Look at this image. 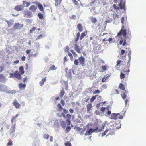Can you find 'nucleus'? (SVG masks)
Wrapping results in <instances>:
<instances>
[{
  "mask_svg": "<svg viewBox=\"0 0 146 146\" xmlns=\"http://www.w3.org/2000/svg\"><path fill=\"white\" fill-rule=\"evenodd\" d=\"M121 96L123 99H125L127 97V95H126L125 93L123 92L121 94Z\"/></svg>",
  "mask_w": 146,
  "mask_h": 146,
  "instance_id": "72a5a7b5",
  "label": "nucleus"
},
{
  "mask_svg": "<svg viewBox=\"0 0 146 146\" xmlns=\"http://www.w3.org/2000/svg\"><path fill=\"white\" fill-rule=\"evenodd\" d=\"M92 104L91 103H89L87 105V110L88 112L89 113L90 110L92 108Z\"/></svg>",
  "mask_w": 146,
  "mask_h": 146,
  "instance_id": "aec40b11",
  "label": "nucleus"
},
{
  "mask_svg": "<svg viewBox=\"0 0 146 146\" xmlns=\"http://www.w3.org/2000/svg\"><path fill=\"white\" fill-rule=\"evenodd\" d=\"M72 2L76 5H78V2L76 0H72Z\"/></svg>",
  "mask_w": 146,
  "mask_h": 146,
  "instance_id": "0e129e2a",
  "label": "nucleus"
},
{
  "mask_svg": "<svg viewBox=\"0 0 146 146\" xmlns=\"http://www.w3.org/2000/svg\"><path fill=\"white\" fill-rule=\"evenodd\" d=\"M4 86L2 85H0V91H3V90Z\"/></svg>",
  "mask_w": 146,
  "mask_h": 146,
  "instance_id": "4d7b16f0",
  "label": "nucleus"
},
{
  "mask_svg": "<svg viewBox=\"0 0 146 146\" xmlns=\"http://www.w3.org/2000/svg\"><path fill=\"white\" fill-rule=\"evenodd\" d=\"M120 113L119 115L118 116V118L120 119H122L123 118V116L122 115H121V113Z\"/></svg>",
  "mask_w": 146,
  "mask_h": 146,
  "instance_id": "6e6d98bb",
  "label": "nucleus"
},
{
  "mask_svg": "<svg viewBox=\"0 0 146 146\" xmlns=\"http://www.w3.org/2000/svg\"><path fill=\"white\" fill-rule=\"evenodd\" d=\"M76 131L78 133L80 134V135H82L84 133V131L86 129L84 128L82 129V128L79 127H77L76 128Z\"/></svg>",
  "mask_w": 146,
  "mask_h": 146,
  "instance_id": "1a4fd4ad",
  "label": "nucleus"
},
{
  "mask_svg": "<svg viewBox=\"0 0 146 146\" xmlns=\"http://www.w3.org/2000/svg\"><path fill=\"white\" fill-rule=\"evenodd\" d=\"M77 28L80 32H82L83 30V28L82 25L81 23L78 24Z\"/></svg>",
  "mask_w": 146,
  "mask_h": 146,
  "instance_id": "a211bd4d",
  "label": "nucleus"
},
{
  "mask_svg": "<svg viewBox=\"0 0 146 146\" xmlns=\"http://www.w3.org/2000/svg\"><path fill=\"white\" fill-rule=\"evenodd\" d=\"M109 76L108 75H106L102 79V82H105L107 79L109 78Z\"/></svg>",
  "mask_w": 146,
  "mask_h": 146,
  "instance_id": "393cba45",
  "label": "nucleus"
},
{
  "mask_svg": "<svg viewBox=\"0 0 146 146\" xmlns=\"http://www.w3.org/2000/svg\"><path fill=\"white\" fill-rule=\"evenodd\" d=\"M97 2L96 0H92L91 2L90 3V5H92L96 3Z\"/></svg>",
  "mask_w": 146,
  "mask_h": 146,
  "instance_id": "c9c22d12",
  "label": "nucleus"
},
{
  "mask_svg": "<svg viewBox=\"0 0 146 146\" xmlns=\"http://www.w3.org/2000/svg\"><path fill=\"white\" fill-rule=\"evenodd\" d=\"M113 38H110L108 40H107V41H109L110 43H111L112 42V40Z\"/></svg>",
  "mask_w": 146,
  "mask_h": 146,
  "instance_id": "13d9d810",
  "label": "nucleus"
},
{
  "mask_svg": "<svg viewBox=\"0 0 146 146\" xmlns=\"http://www.w3.org/2000/svg\"><path fill=\"white\" fill-rule=\"evenodd\" d=\"M74 64L76 65H78L79 64V62L78 59H75L74 61Z\"/></svg>",
  "mask_w": 146,
  "mask_h": 146,
  "instance_id": "de8ad7c7",
  "label": "nucleus"
},
{
  "mask_svg": "<svg viewBox=\"0 0 146 146\" xmlns=\"http://www.w3.org/2000/svg\"><path fill=\"white\" fill-rule=\"evenodd\" d=\"M46 77L45 78L43 79H42L41 81L40 82V85L42 86V85L44 84V83L45 82H46Z\"/></svg>",
  "mask_w": 146,
  "mask_h": 146,
  "instance_id": "5701e85b",
  "label": "nucleus"
},
{
  "mask_svg": "<svg viewBox=\"0 0 146 146\" xmlns=\"http://www.w3.org/2000/svg\"><path fill=\"white\" fill-rule=\"evenodd\" d=\"M87 31H85L84 32H83L81 33V34L80 37V40H81L82 39V38L86 36V35L87 34Z\"/></svg>",
  "mask_w": 146,
  "mask_h": 146,
  "instance_id": "6ab92c4d",
  "label": "nucleus"
},
{
  "mask_svg": "<svg viewBox=\"0 0 146 146\" xmlns=\"http://www.w3.org/2000/svg\"><path fill=\"white\" fill-rule=\"evenodd\" d=\"M63 113H62L61 115L59 113H57V115L59 117H61L62 115L64 118H67V119L66 120V121L68 125L69 126H70L71 123L70 119L71 118V115L69 114H68L66 115V116L65 114L68 113V111L65 109H63Z\"/></svg>",
  "mask_w": 146,
  "mask_h": 146,
  "instance_id": "7ed1b4c3",
  "label": "nucleus"
},
{
  "mask_svg": "<svg viewBox=\"0 0 146 146\" xmlns=\"http://www.w3.org/2000/svg\"><path fill=\"white\" fill-rule=\"evenodd\" d=\"M98 96V95H96L95 96H92L90 99V102H92L95 100L96 98V97Z\"/></svg>",
  "mask_w": 146,
  "mask_h": 146,
  "instance_id": "e433bc0d",
  "label": "nucleus"
},
{
  "mask_svg": "<svg viewBox=\"0 0 146 146\" xmlns=\"http://www.w3.org/2000/svg\"><path fill=\"white\" fill-rule=\"evenodd\" d=\"M105 108L104 107H102L101 108L100 110L102 112H104L105 110Z\"/></svg>",
  "mask_w": 146,
  "mask_h": 146,
  "instance_id": "774afa93",
  "label": "nucleus"
},
{
  "mask_svg": "<svg viewBox=\"0 0 146 146\" xmlns=\"http://www.w3.org/2000/svg\"><path fill=\"white\" fill-rule=\"evenodd\" d=\"M78 60L80 64L82 66H84L85 59L83 56H80L78 58Z\"/></svg>",
  "mask_w": 146,
  "mask_h": 146,
  "instance_id": "0eeeda50",
  "label": "nucleus"
},
{
  "mask_svg": "<svg viewBox=\"0 0 146 146\" xmlns=\"http://www.w3.org/2000/svg\"><path fill=\"white\" fill-rule=\"evenodd\" d=\"M101 68L104 71L106 70H107V67L106 66H101Z\"/></svg>",
  "mask_w": 146,
  "mask_h": 146,
  "instance_id": "603ef678",
  "label": "nucleus"
},
{
  "mask_svg": "<svg viewBox=\"0 0 146 146\" xmlns=\"http://www.w3.org/2000/svg\"><path fill=\"white\" fill-rule=\"evenodd\" d=\"M49 135L48 134H46L44 135L43 136V137L44 139H47L49 138Z\"/></svg>",
  "mask_w": 146,
  "mask_h": 146,
  "instance_id": "ea45409f",
  "label": "nucleus"
},
{
  "mask_svg": "<svg viewBox=\"0 0 146 146\" xmlns=\"http://www.w3.org/2000/svg\"><path fill=\"white\" fill-rule=\"evenodd\" d=\"M38 16L39 18L41 19H43L44 18L43 15L40 13H39L38 14Z\"/></svg>",
  "mask_w": 146,
  "mask_h": 146,
  "instance_id": "7c9ffc66",
  "label": "nucleus"
},
{
  "mask_svg": "<svg viewBox=\"0 0 146 146\" xmlns=\"http://www.w3.org/2000/svg\"><path fill=\"white\" fill-rule=\"evenodd\" d=\"M57 68L55 67V65H53L50 68V70H53L56 69Z\"/></svg>",
  "mask_w": 146,
  "mask_h": 146,
  "instance_id": "4c0bfd02",
  "label": "nucleus"
},
{
  "mask_svg": "<svg viewBox=\"0 0 146 146\" xmlns=\"http://www.w3.org/2000/svg\"><path fill=\"white\" fill-rule=\"evenodd\" d=\"M121 55H122L124 54L125 52V50H121Z\"/></svg>",
  "mask_w": 146,
  "mask_h": 146,
  "instance_id": "680f3d73",
  "label": "nucleus"
},
{
  "mask_svg": "<svg viewBox=\"0 0 146 146\" xmlns=\"http://www.w3.org/2000/svg\"><path fill=\"white\" fill-rule=\"evenodd\" d=\"M35 3L37 5L39 10L40 11H42L43 13H44L45 12L42 5L41 4L36 2H35Z\"/></svg>",
  "mask_w": 146,
  "mask_h": 146,
  "instance_id": "6e6552de",
  "label": "nucleus"
},
{
  "mask_svg": "<svg viewBox=\"0 0 146 146\" xmlns=\"http://www.w3.org/2000/svg\"><path fill=\"white\" fill-rule=\"evenodd\" d=\"M126 0H120V3L118 6H120L121 9L125 10Z\"/></svg>",
  "mask_w": 146,
  "mask_h": 146,
  "instance_id": "39448f33",
  "label": "nucleus"
},
{
  "mask_svg": "<svg viewBox=\"0 0 146 146\" xmlns=\"http://www.w3.org/2000/svg\"><path fill=\"white\" fill-rule=\"evenodd\" d=\"M105 126V125L104 123L101 125L97 124L96 125V128L94 129L91 128L88 130H87L84 135L85 136L89 135L93 132H99L101 131L104 129Z\"/></svg>",
  "mask_w": 146,
  "mask_h": 146,
  "instance_id": "f03ea898",
  "label": "nucleus"
},
{
  "mask_svg": "<svg viewBox=\"0 0 146 146\" xmlns=\"http://www.w3.org/2000/svg\"><path fill=\"white\" fill-rule=\"evenodd\" d=\"M108 134L106 135V136L109 135H113L115 134L114 129H108Z\"/></svg>",
  "mask_w": 146,
  "mask_h": 146,
  "instance_id": "2eb2a0df",
  "label": "nucleus"
},
{
  "mask_svg": "<svg viewBox=\"0 0 146 146\" xmlns=\"http://www.w3.org/2000/svg\"><path fill=\"white\" fill-rule=\"evenodd\" d=\"M10 76L12 78L15 77V72L14 73H12L10 74Z\"/></svg>",
  "mask_w": 146,
  "mask_h": 146,
  "instance_id": "bf43d9fd",
  "label": "nucleus"
},
{
  "mask_svg": "<svg viewBox=\"0 0 146 146\" xmlns=\"http://www.w3.org/2000/svg\"><path fill=\"white\" fill-rule=\"evenodd\" d=\"M23 26V24L16 23L14 25L13 28L15 30L20 29L22 28Z\"/></svg>",
  "mask_w": 146,
  "mask_h": 146,
  "instance_id": "423d86ee",
  "label": "nucleus"
},
{
  "mask_svg": "<svg viewBox=\"0 0 146 146\" xmlns=\"http://www.w3.org/2000/svg\"><path fill=\"white\" fill-rule=\"evenodd\" d=\"M26 86V84H23L22 83H20L19 84V88L21 90H24Z\"/></svg>",
  "mask_w": 146,
  "mask_h": 146,
  "instance_id": "f3484780",
  "label": "nucleus"
},
{
  "mask_svg": "<svg viewBox=\"0 0 146 146\" xmlns=\"http://www.w3.org/2000/svg\"><path fill=\"white\" fill-rule=\"evenodd\" d=\"M15 124L13 127H12L10 129V134H12L15 131Z\"/></svg>",
  "mask_w": 146,
  "mask_h": 146,
  "instance_id": "a878e982",
  "label": "nucleus"
},
{
  "mask_svg": "<svg viewBox=\"0 0 146 146\" xmlns=\"http://www.w3.org/2000/svg\"><path fill=\"white\" fill-rule=\"evenodd\" d=\"M114 18H119V16L116 13H114L113 14Z\"/></svg>",
  "mask_w": 146,
  "mask_h": 146,
  "instance_id": "864d4df0",
  "label": "nucleus"
},
{
  "mask_svg": "<svg viewBox=\"0 0 146 146\" xmlns=\"http://www.w3.org/2000/svg\"><path fill=\"white\" fill-rule=\"evenodd\" d=\"M120 77L121 79H124L125 77V74L121 72L120 75Z\"/></svg>",
  "mask_w": 146,
  "mask_h": 146,
  "instance_id": "a18cd8bd",
  "label": "nucleus"
},
{
  "mask_svg": "<svg viewBox=\"0 0 146 146\" xmlns=\"http://www.w3.org/2000/svg\"><path fill=\"white\" fill-rule=\"evenodd\" d=\"M71 52L72 53V54H73L74 55H77L75 53V52L72 50H71Z\"/></svg>",
  "mask_w": 146,
  "mask_h": 146,
  "instance_id": "69168bd1",
  "label": "nucleus"
},
{
  "mask_svg": "<svg viewBox=\"0 0 146 146\" xmlns=\"http://www.w3.org/2000/svg\"><path fill=\"white\" fill-rule=\"evenodd\" d=\"M119 87L121 89L125 90V87L123 84L121 83H120L119 85Z\"/></svg>",
  "mask_w": 146,
  "mask_h": 146,
  "instance_id": "bb28decb",
  "label": "nucleus"
},
{
  "mask_svg": "<svg viewBox=\"0 0 146 146\" xmlns=\"http://www.w3.org/2000/svg\"><path fill=\"white\" fill-rule=\"evenodd\" d=\"M36 29V28L33 27L30 30V33H32L33 32L35 31V30Z\"/></svg>",
  "mask_w": 146,
  "mask_h": 146,
  "instance_id": "37998d69",
  "label": "nucleus"
},
{
  "mask_svg": "<svg viewBox=\"0 0 146 146\" xmlns=\"http://www.w3.org/2000/svg\"><path fill=\"white\" fill-rule=\"evenodd\" d=\"M37 9V7L33 5L30 6L29 8V10L33 12L36 11Z\"/></svg>",
  "mask_w": 146,
  "mask_h": 146,
  "instance_id": "dca6fc26",
  "label": "nucleus"
},
{
  "mask_svg": "<svg viewBox=\"0 0 146 146\" xmlns=\"http://www.w3.org/2000/svg\"><path fill=\"white\" fill-rule=\"evenodd\" d=\"M65 92L64 89H62L60 91V96L61 98H62L64 95L65 94Z\"/></svg>",
  "mask_w": 146,
  "mask_h": 146,
  "instance_id": "c756f323",
  "label": "nucleus"
},
{
  "mask_svg": "<svg viewBox=\"0 0 146 146\" xmlns=\"http://www.w3.org/2000/svg\"><path fill=\"white\" fill-rule=\"evenodd\" d=\"M6 22L7 23L9 27H11L13 25V23L11 21H6Z\"/></svg>",
  "mask_w": 146,
  "mask_h": 146,
  "instance_id": "f704fd0d",
  "label": "nucleus"
},
{
  "mask_svg": "<svg viewBox=\"0 0 146 146\" xmlns=\"http://www.w3.org/2000/svg\"><path fill=\"white\" fill-rule=\"evenodd\" d=\"M42 38V35H39L37 38H36V40L41 39Z\"/></svg>",
  "mask_w": 146,
  "mask_h": 146,
  "instance_id": "5fc2aeb1",
  "label": "nucleus"
},
{
  "mask_svg": "<svg viewBox=\"0 0 146 146\" xmlns=\"http://www.w3.org/2000/svg\"><path fill=\"white\" fill-rule=\"evenodd\" d=\"M113 6L114 9L115 10H119L120 9H121L120 7H117L116 5L115 4H114L113 5Z\"/></svg>",
  "mask_w": 146,
  "mask_h": 146,
  "instance_id": "473e14b6",
  "label": "nucleus"
},
{
  "mask_svg": "<svg viewBox=\"0 0 146 146\" xmlns=\"http://www.w3.org/2000/svg\"><path fill=\"white\" fill-rule=\"evenodd\" d=\"M13 145L12 142L11 141H9L7 144V146H11Z\"/></svg>",
  "mask_w": 146,
  "mask_h": 146,
  "instance_id": "49530a36",
  "label": "nucleus"
},
{
  "mask_svg": "<svg viewBox=\"0 0 146 146\" xmlns=\"http://www.w3.org/2000/svg\"><path fill=\"white\" fill-rule=\"evenodd\" d=\"M91 21L94 23H95L97 22V19L96 18L92 17L91 18Z\"/></svg>",
  "mask_w": 146,
  "mask_h": 146,
  "instance_id": "2f4dec72",
  "label": "nucleus"
},
{
  "mask_svg": "<svg viewBox=\"0 0 146 146\" xmlns=\"http://www.w3.org/2000/svg\"><path fill=\"white\" fill-rule=\"evenodd\" d=\"M80 33L79 32H78L77 34V37L75 39V40L74 41V43H76L77 42L80 37Z\"/></svg>",
  "mask_w": 146,
  "mask_h": 146,
  "instance_id": "4be33fe9",
  "label": "nucleus"
},
{
  "mask_svg": "<svg viewBox=\"0 0 146 146\" xmlns=\"http://www.w3.org/2000/svg\"><path fill=\"white\" fill-rule=\"evenodd\" d=\"M108 129H106L105 130L104 132L102 133V136H103L106 135V134L107 133V132L108 131Z\"/></svg>",
  "mask_w": 146,
  "mask_h": 146,
  "instance_id": "c03bdc74",
  "label": "nucleus"
},
{
  "mask_svg": "<svg viewBox=\"0 0 146 146\" xmlns=\"http://www.w3.org/2000/svg\"><path fill=\"white\" fill-rule=\"evenodd\" d=\"M121 23H122L121 29L119 32L116 38L117 37L119 38H120L121 36H123V38H121L120 40L119 43L120 44H122L123 46H125L126 44V36L127 34V37L129 39L131 38V31L128 27L125 29L127 25H128V23L127 20V17H122L121 20Z\"/></svg>",
  "mask_w": 146,
  "mask_h": 146,
  "instance_id": "f257e3e1",
  "label": "nucleus"
},
{
  "mask_svg": "<svg viewBox=\"0 0 146 146\" xmlns=\"http://www.w3.org/2000/svg\"><path fill=\"white\" fill-rule=\"evenodd\" d=\"M71 129V127L70 126H67L66 128L65 131L67 133H68Z\"/></svg>",
  "mask_w": 146,
  "mask_h": 146,
  "instance_id": "58836bf2",
  "label": "nucleus"
},
{
  "mask_svg": "<svg viewBox=\"0 0 146 146\" xmlns=\"http://www.w3.org/2000/svg\"><path fill=\"white\" fill-rule=\"evenodd\" d=\"M57 107L59 109H60L61 110L63 109V107H62V106H61V104H58L57 105Z\"/></svg>",
  "mask_w": 146,
  "mask_h": 146,
  "instance_id": "8fccbe9b",
  "label": "nucleus"
},
{
  "mask_svg": "<svg viewBox=\"0 0 146 146\" xmlns=\"http://www.w3.org/2000/svg\"><path fill=\"white\" fill-rule=\"evenodd\" d=\"M23 4L24 5H25V4L26 5H25V6L26 7H28V6H29L31 4L30 3H29L28 2L26 1H23Z\"/></svg>",
  "mask_w": 146,
  "mask_h": 146,
  "instance_id": "c85d7f7f",
  "label": "nucleus"
},
{
  "mask_svg": "<svg viewBox=\"0 0 146 146\" xmlns=\"http://www.w3.org/2000/svg\"><path fill=\"white\" fill-rule=\"evenodd\" d=\"M19 70L22 74H23L25 72L24 70L23 67V66H21L19 68Z\"/></svg>",
  "mask_w": 146,
  "mask_h": 146,
  "instance_id": "b1692460",
  "label": "nucleus"
},
{
  "mask_svg": "<svg viewBox=\"0 0 146 146\" xmlns=\"http://www.w3.org/2000/svg\"><path fill=\"white\" fill-rule=\"evenodd\" d=\"M13 105L15 107L16 109H19L20 108V105L18 103L17 100L16 99H15L12 103Z\"/></svg>",
  "mask_w": 146,
  "mask_h": 146,
  "instance_id": "9d476101",
  "label": "nucleus"
},
{
  "mask_svg": "<svg viewBox=\"0 0 146 146\" xmlns=\"http://www.w3.org/2000/svg\"><path fill=\"white\" fill-rule=\"evenodd\" d=\"M15 77L17 79L20 80L22 78L20 74L17 71H15Z\"/></svg>",
  "mask_w": 146,
  "mask_h": 146,
  "instance_id": "f8f14e48",
  "label": "nucleus"
},
{
  "mask_svg": "<svg viewBox=\"0 0 146 146\" xmlns=\"http://www.w3.org/2000/svg\"><path fill=\"white\" fill-rule=\"evenodd\" d=\"M69 17L71 19L75 20L76 19V16L75 15H73L71 16H70Z\"/></svg>",
  "mask_w": 146,
  "mask_h": 146,
  "instance_id": "a19ab883",
  "label": "nucleus"
},
{
  "mask_svg": "<svg viewBox=\"0 0 146 146\" xmlns=\"http://www.w3.org/2000/svg\"><path fill=\"white\" fill-rule=\"evenodd\" d=\"M100 90L98 89H97L95 90L94 92V94H99L100 93Z\"/></svg>",
  "mask_w": 146,
  "mask_h": 146,
  "instance_id": "09e8293b",
  "label": "nucleus"
},
{
  "mask_svg": "<svg viewBox=\"0 0 146 146\" xmlns=\"http://www.w3.org/2000/svg\"><path fill=\"white\" fill-rule=\"evenodd\" d=\"M60 125L64 129H65L66 127V123L64 121H62L60 123Z\"/></svg>",
  "mask_w": 146,
  "mask_h": 146,
  "instance_id": "412c9836",
  "label": "nucleus"
},
{
  "mask_svg": "<svg viewBox=\"0 0 146 146\" xmlns=\"http://www.w3.org/2000/svg\"><path fill=\"white\" fill-rule=\"evenodd\" d=\"M24 17L27 18H31L33 15L32 13L28 10H25L23 12Z\"/></svg>",
  "mask_w": 146,
  "mask_h": 146,
  "instance_id": "20e7f679",
  "label": "nucleus"
},
{
  "mask_svg": "<svg viewBox=\"0 0 146 146\" xmlns=\"http://www.w3.org/2000/svg\"><path fill=\"white\" fill-rule=\"evenodd\" d=\"M74 49L78 53H80L81 49L80 48L79 46L77 44H75L74 45Z\"/></svg>",
  "mask_w": 146,
  "mask_h": 146,
  "instance_id": "4468645a",
  "label": "nucleus"
},
{
  "mask_svg": "<svg viewBox=\"0 0 146 146\" xmlns=\"http://www.w3.org/2000/svg\"><path fill=\"white\" fill-rule=\"evenodd\" d=\"M64 145L66 146H72L71 144L69 141H67L65 143Z\"/></svg>",
  "mask_w": 146,
  "mask_h": 146,
  "instance_id": "79ce46f5",
  "label": "nucleus"
},
{
  "mask_svg": "<svg viewBox=\"0 0 146 146\" xmlns=\"http://www.w3.org/2000/svg\"><path fill=\"white\" fill-rule=\"evenodd\" d=\"M121 61L120 60H118L117 61V66H119L120 63H121Z\"/></svg>",
  "mask_w": 146,
  "mask_h": 146,
  "instance_id": "e2e57ef3",
  "label": "nucleus"
},
{
  "mask_svg": "<svg viewBox=\"0 0 146 146\" xmlns=\"http://www.w3.org/2000/svg\"><path fill=\"white\" fill-rule=\"evenodd\" d=\"M60 102L63 106H64L65 105V102L63 100H61Z\"/></svg>",
  "mask_w": 146,
  "mask_h": 146,
  "instance_id": "338daca9",
  "label": "nucleus"
},
{
  "mask_svg": "<svg viewBox=\"0 0 146 146\" xmlns=\"http://www.w3.org/2000/svg\"><path fill=\"white\" fill-rule=\"evenodd\" d=\"M68 55L70 57V59H71V60L73 59V57L72 55L70 53L68 52Z\"/></svg>",
  "mask_w": 146,
  "mask_h": 146,
  "instance_id": "3c124183",
  "label": "nucleus"
},
{
  "mask_svg": "<svg viewBox=\"0 0 146 146\" xmlns=\"http://www.w3.org/2000/svg\"><path fill=\"white\" fill-rule=\"evenodd\" d=\"M19 115V114H17L15 117H11V122L13 123V122L15 121L16 120V118Z\"/></svg>",
  "mask_w": 146,
  "mask_h": 146,
  "instance_id": "cd10ccee",
  "label": "nucleus"
},
{
  "mask_svg": "<svg viewBox=\"0 0 146 146\" xmlns=\"http://www.w3.org/2000/svg\"><path fill=\"white\" fill-rule=\"evenodd\" d=\"M120 113H113L111 115V119H112L116 120L118 118V116L119 115Z\"/></svg>",
  "mask_w": 146,
  "mask_h": 146,
  "instance_id": "9b49d317",
  "label": "nucleus"
},
{
  "mask_svg": "<svg viewBox=\"0 0 146 146\" xmlns=\"http://www.w3.org/2000/svg\"><path fill=\"white\" fill-rule=\"evenodd\" d=\"M23 7L22 5H18L16 6L14 9L17 11H21L23 9Z\"/></svg>",
  "mask_w": 146,
  "mask_h": 146,
  "instance_id": "ddd939ff",
  "label": "nucleus"
},
{
  "mask_svg": "<svg viewBox=\"0 0 146 146\" xmlns=\"http://www.w3.org/2000/svg\"><path fill=\"white\" fill-rule=\"evenodd\" d=\"M102 87L104 88V89H106L107 88V86L106 84H103L102 85Z\"/></svg>",
  "mask_w": 146,
  "mask_h": 146,
  "instance_id": "052dcab7",
  "label": "nucleus"
}]
</instances>
